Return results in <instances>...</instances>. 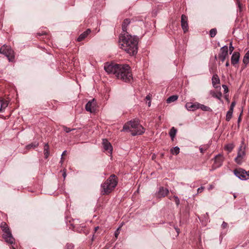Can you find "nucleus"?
<instances>
[{"label": "nucleus", "mask_w": 249, "mask_h": 249, "mask_svg": "<svg viewBox=\"0 0 249 249\" xmlns=\"http://www.w3.org/2000/svg\"><path fill=\"white\" fill-rule=\"evenodd\" d=\"M104 70L107 73L114 74L118 79L125 82H130L133 79L130 68L128 65L106 63Z\"/></svg>", "instance_id": "1"}, {"label": "nucleus", "mask_w": 249, "mask_h": 249, "mask_svg": "<svg viewBox=\"0 0 249 249\" xmlns=\"http://www.w3.org/2000/svg\"><path fill=\"white\" fill-rule=\"evenodd\" d=\"M138 38L136 36L125 34L120 37V45L121 48L130 55H134L137 53Z\"/></svg>", "instance_id": "2"}, {"label": "nucleus", "mask_w": 249, "mask_h": 249, "mask_svg": "<svg viewBox=\"0 0 249 249\" xmlns=\"http://www.w3.org/2000/svg\"><path fill=\"white\" fill-rule=\"evenodd\" d=\"M118 179L116 176L113 174L101 184V193L104 195L110 193L118 184Z\"/></svg>", "instance_id": "3"}, {"label": "nucleus", "mask_w": 249, "mask_h": 249, "mask_svg": "<svg viewBox=\"0 0 249 249\" xmlns=\"http://www.w3.org/2000/svg\"><path fill=\"white\" fill-rule=\"evenodd\" d=\"M124 131H129L133 136L141 135L144 132V129L139 123L138 120L130 121L125 124L124 127Z\"/></svg>", "instance_id": "4"}, {"label": "nucleus", "mask_w": 249, "mask_h": 249, "mask_svg": "<svg viewBox=\"0 0 249 249\" xmlns=\"http://www.w3.org/2000/svg\"><path fill=\"white\" fill-rule=\"evenodd\" d=\"M0 228L3 232L2 237L5 241L9 244H13L15 239L12 235L8 225L5 222H2L0 224Z\"/></svg>", "instance_id": "5"}, {"label": "nucleus", "mask_w": 249, "mask_h": 249, "mask_svg": "<svg viewBox=\"0 0 249 249\" xmlns=\"http://www.w3.org/2000/svg\"><path fill=\"white\" fill-rule=\"evenodd\" d=\"M0 53L5 55L10 62H13L15 58L14 51L10 47L3 45L0 49Z\"/></svg>", "instance_id": "6"}, {"label": "nucleus", "mask_w": 249, "mask_h": 249, "mask_svg": "<svg viewBox=\"0 0 249 249\" xmlns=\"http://www.w3.org/2000/svg\"><path fill=\"white\" fill-rule=\"evenodd\" d=\"M234 175L241 180H245L249 178V170L246 171L242 168L236 169L233 171Z\"/></svg>", "instance_id": "7"}, {"label": "nucleus", "mask_w": 249, "mask_h": 249, "mask_svg": "<svg viewBox=\"0 0 249 249\" xmlns=\"http://www.w3.org/2000/svg\"><path fill=\"white\" fill-rule=\"evenodd\" d=\"M244 142L242 141V145L239 147L237 156L235 158V162L238 164H240L242 162V160L243 159L244 157L245 156V147L243 145Z\"/></svg>", "instance_id": "8"}, {"label": "nucleus", "mask_w": 249, "mask_h": 249, "mask_svg": "<svg viewBox=\"0 0 249 249\" xmlns=\"http://www.w3.org/2000/svg\"><path fill=\"white\" fill-rule=\"evenodd\" d=\"M224 161V157L221 154L216 155L214 158V163L212 165V169L211 171L214 170L215 169L220 167Z\"/></svg>", "instance_id": "9"}, {"label": "nucleus", "mask_w": 249, "mask_h": 249, "mask_svg": "<svg viewBox=\"0 0 249 249\" xmlns=\"http://www.w3.org/2000/svg\"><path fill=\"white\" fill-rule=\"evenodd\" d=\"M228 55V46L225 45L220 49V53L219 54V58L222 62H224Z\"/></svg>", "instance_id": "10"}, {"label": "nucleus", "mask_w": 249, "mask_h": 249, "mask_svg": "<svg viewBox=\"0 0 249 249\" xmlns=\"http://www.w3.org/2000/svg\"><path fill=\"white\" fill-rule=\"evenodd\" d=\"M102 143L103 145L104 151L109 154L110 155H111L112 151V146L110 143L107 139H103Z\"/></svg>", "instance_id": "11"}, {"label": "nucleus", "mask_w": 249, "mask_h": 249, "mask_svg": "<svg viewBox=\"0 0 249 249\" xmlns=\"http://www.w3.org/2000/svg\"><path fill=\"white\" fill-rule=\"evenodd\" d=\"M86 109L87 111L93 112L96 110V102L94 99L89 101L85 106Z\"/></svg>", "instance_id": "12"}, {"label": "nucleus", "mask_w": 249, "mask_h": 249, "mask_svg": "<svg viewBox=\"0 0 249 249\" xmlns=\"http://www.w3.org/2000/svg\"><path fill=\"white\" fill-rule=\"evenodd\" d=\"M188 18L185 15H182L181 17V25L184 33L188 30Z\"/></svg>", "instance_id": "13"}, {"label": "nucleus", "mask_w": 249, "mask_h": 249, "mask_svg": "<svg viewBox=\"0 0 249 249\" xmlns=\"http://www.w3.org/2000/svg\"><path fill=\"white\" fill-rule=\"evenodd\" d=\"M169 193L168 189L163 187H160L158 192L156 193V196L159 198L164 197Z\"/></svg>", "instance_id": "14"}, {"label": "nucleus", "mask_w": 249, "mask_h": 249, "mask_svg": "<svg viewBox=\"0 0 249 249\" xmlns=\"http://www.w3.org/2000/svg\"><path fill=\"white\" fill-rule=\"evenodd\" d=\"M199 103H195L194 104L192 103H187L185 107L187 110L194 111L199 108Z\"/></svg>", "instance_id": "15"}, {"label": "nucleus", "mask_w": 249, "mask_h": 249, "mask_svg": "<svg viewBox=\"0 0 249 249\" xmlns=\"http://www.w3.org/2000/svg\"><path fill=\"white\" fill-rule=\"evenodd\" d=\"M240 58V53L238 52H234L231 57V63L233 65L237 64Z\"/></svg>", "instance_id": "16"}, {"label": "nucleus", "mask_w": 249, "mask_h": 249, "mask_svg": "<svg viewBox=\"0 0 249 249\" xmlns=\"http://www.w3.org/2000/svg\"><path fill=\"white\" fill-rule=\"evenodd\" d=\"M91 33L90 29H88L86 31L82 33L77 39V41L80 42L86 38Z\"/></svg>", "instance_id": "17"}, {"label": "nucleus", "mask_w": 249, "mask_h": 249, "mask_svg": "<svg viewBox=\"0 0 249 249\" xmlns=\"http://www.w3.org/2000/svg\"><path fill=\"white\" fill-rule=\"evenodd\" d=\"M130 23V19L129 18L125 19L122 24V30L124 34H127V27Z\"/></svg>", "instance_id": "18"}, {"label": "nucleus", "mask_w": 249, "mask_h": 249, "mask_svg": "<svg viewBox=\"0 0 249 249\" xmlns=\"http://www.w3.org/2000/svg\"><path fill=\"white\" fill-rule=\"evenodd\" d=\"M212 81L213 87L215 88H217V86H216V85L220 83V79L216 74L213 75L212 78Z\"/></svg>", "instance_id": "19"}, {"label": "nucleus", "mask_w": 249, "mask_h": 249, "mask_svg": "<svg viewBox=\"0 0 249 249\" xmlns=\"http://www.w3.org/2000/svg\"><path fill=\"white\" fill-rule=\"evenodd\" d=\"M210 94L213 97L218 99L220 101H222L221 100V97L222 95L221 92H219L216 93L215 91L211 90V91H210Z\"/></svg>", "instance_id": "20"}, {"label": "nucleus", "mask_w": 249, "mask_h": 249, "mask_svg": "<svg viewBox=\"0 0 249 249\" xmlns=\"http://www.w3.org/2000/svg\"><path fill=\"white\" fill-rule=\"evenodd\" d=\"M177 132V130L174 127H172L171 128V129H170V132H169V135H170L171 139L172 140V141L174 140V139L176 136Z\"/></svg>", "instance_id": "21"}, {"label": "nucleus", "mask_w": 249, "mask_h": 249, "mask_svg": "<svg viewBox=\"0 0 249 249\" xmlns=\"http://www.w3.org/2000/svg\"><path fill=\"white\" fill-rule=\"evenodd\" d=\"M44 154L45 158L47 159L49 155V146L48 143H45L44 146Z\"/></svg>", "instance_id": "22"}, {"label": "nucleus", "mask_w": 249, "mask_h": 249, "mask_svg": "<svg viewBox=\"0 0 249 249\" xmlns=\"http://www.w3.org/2000/svg\"><path fill=\"white\" fill-rule=\"evenodd\" d=\"M243 62L246 65L249 63V50L245 54L243 58Z\"/></svg>", "instance_id": "23"}, {"label": "nucleus", "mask_w": 249, "mask_h": 249, "mask_svg": "<svg viewBox=\"0 0 249 249\" xmlns=\"http://www.w3.org/2000/svg\"><path fill=\"white\" fill-rule=\"evenodd\" d=\"M178 98V96L177 95H172L167 98L166 102L167 103H170L171 102L176 101Z\"/></svg>", "instance_id": "24"}, {"label": "nucleus", "mask_w": 249, "mask_h": 249, "mask_svg": "<svg viewBox=\"0 0 249 249\" xmlns=\"http://www.w3.org/2000/svg\"><path fill=\"white\" fill-rule=\"evenodd\" d=\"M199 108H200L203 111H212V109L210 107L205 106L204 105L200 104H199Z\"/></svg>", "instance_id": "25"}, {"label": "nucleus", "mask_w": 249, "mask_h": 249, "mask_svg": "<svg viewBox=\"0 0 249 249\" xmlns=\"http://www.w3.org/2000/svg\"><path fill=\"white\" fill-rule=\"evenodd\" d=\"M180 149L178 147L176 146L170 150L171 153L173 155H178L179 153Z\"/></svg>", "instance_id": "26"}, {"label": "nucleus", "mask_w": 249, "mask_h": 249, "mask_svg": "<svg viewBox=\"0 0 249 249\" xmlns=\"http://www.w3.org/2000/svg\"><path fill=\"white\" fill-rule=\"evenodd\" d=\"M233 111L229 110L226 114V120L227 121L229 122L231 119L232 116Z\"/></svg>", "instance_id": "27"}, {"label": "nucleus", "mask_w": 249, "mask_h": 249, "mask_svg": "<svg viewBox=\"0 0 249 249\" xmlns=\"http://www.w3.org/2000/svg\"><path fill=\"white\" fill-rule=\"evenodd\" d=\"M0 112H1L3 109L5 108L8 106V103L7 101H0Z\"/></svg>", "instance_id": "28"}, {"label": "nucleus", "mask_w": 249, "mask_h": 249, "mask_svg": "<svg viewBox=\"0 0 249 249\" xmlns=\"http://www.w3.org/2000/svg\"><path fill=\"white\" fill-rule=\"evenodd\" d=\"M209 147L208 144H205L202 146H200L199 148L200 152L203 154L205 151H206Z\"/></svg>", "instance_id": "29"}, {"label": "nucleus", "mask_w": 249, "mask_h": 249, "mask_svg": "<svg viewBox=\"0 0 249 249\" xmlns=\"http://www.w3.org/2000/svg\"><path fill=\"white\" fill-rule=\"evenodd\" d=\"M38 145V143L36 142H33L30 144H28L26 146V148L28 149H29L30 148H35L36 147H37Z\"/></svg>", "instance_id": "30"}, {"label": "nucleus", "mask_w": 249, "mask_h": 249, "mask_svg": "<svg viewBox=\"0 0 249 249\" xmlns=\"http://www.w3.org/2000/svg\"><path fill=\"white\" fill-rule=\"evenodd\" d=\"M172 198H174V201L176 203V204L177 205V206H178L180 204V200H179V198L177 196H174L173 197H169V199L171 200H172Z\"/></svg>", "instance_id": "31"}, {"label": "nucleus", "mask_w": 249, "mask_h": 249, "mask_svg": "<svg viewBox=\"0 0 249 249\" xmlns=\"http://www.w3.org/2000/svg\"><path fill=\"white\" fill-rule=\"evenodd\" d=\"M217 33V30L215 28L212 29L210 31V36L211 37H214Z\"/></svg>", "instance_id": "32"}, {"label": "nucleus", "mask_w": 249, "mask_h": 249, "mask_svg": "<svg viewBox=\"0 0 249 249\" xmlns=\"http://www.w3.org/2000/svg\"><path fill=\"white\" fill-rule=\"evenodd\" d=\"M236 0V4L237 5V6H238V10L241 12L242 11V8H243V6H242V4L241 3L240 1L239 0Z\"/></svg>", "instance_id": "33"}, {"label": "nucleus", "mask_w": 249, "mask_h": 249, "mask_svg": "<svg viewBox=\"0 0 249 249\" xmlns=\"http://www.w3.org/2000/svg\"><path fill=\"white\" fill-rule=\"evenodd\" d=\"M226 148L229 151L231 152L233 148V145L232 144H230L226 146Z\"/></svg>", "instance_id": "34"}, {"label": "nucleus", "mask_w": 249, "mask_h": 249, "mask_svg": "<svg viewBox=\"0 0 249 249\" xmlns=\"http://www.w3.org/2000/svg\"><path fill=\"white\" fill-rule=\"evenodd\" d=\"M235 104H236V102L235 101L232 102L231 103V105L230 106V108L229 109L231 110H231L233 111V108H234V107H235Z\"/></svg>", "instance_id": "35"}, {"label": "nucleus", "mask_w": 249, "mask_h": 249, "mask_svg": "<svg viewBox=\"0 0 249 249\" xmlns=\"http://www.w3.org/2000/svg\"><path fill=\"white\" fill-rule=\"evenodd\" d=\"M73 246L71 244H67L65 249H73Z\"/></svg>", "instance_id": "36"}, {"label": "nucleus", "mask_w": 249, "mask_h": 249, "mask_svg": "<svg viewBox=\"0 0 249 249\" xmlns=\"http://www.w3.org/2000/svg\"><path fill=\"white\" fill-rule=\"evenodd\" d=\"M63 130L66 132L69 133L72 131L73 129H71L70 128H69L67 126H64L63 127Z\"/></svg>", "instance_id": "37"}, {"label": "nucleus", "mask_w": 249, "mask_h": 249, "mask_svg": "<svg viewBox=\"0 0 249 249\" xmlns=\"http://www.w3.org/2000/svg\"><path fill=\"white\" fill-rule=\"evenodd\" d=\"M120 228H121V227H119V228L117 229V230L115 231V232L114 235H115V237H116V238L118 237V235L119 234V233H120V232H119V230H120Z\"/></svg>", "instance_id": "38"}, {"label": "nucleus", "mask_w": 249, "mask_h": 249, "mask_svg": "<svg viewBox=\"0 0 249 249\" xmlns=\"http://www.w3.org/2000/svg\"><path fill=\"white\" fill-rule=\"evenodd\" d=\"M233 50H234V47L232 46V42H231L230 43V46H229V50L230 52V53H231L232 52Z\"/></svg>", "instance_id": "39"}, {"label": "nucleus", "mask_w": 249, "mask_h": 249, "mask_svg": "<svg viewBox=\"0 0 249 249\" xmlns=\"http://www.w3.org/2000/svg\"><path fill=\"white\" fill-rule=\"evenodd\" d=\"M222 87L224 89V91L225 92H227L228 91V87L225 85H223Z\"/></svg>", "instance_id": "40"}, {"label": "nucleus", "mask_w": 249, "mask_h": 249, "mask_svg": "<svg viewBox=\"0 0 249 249\" xmlns=\"http://www.w3.org/2000/svg\"><path fill=\"white\" fill-rule=\"evenodd\" d=\"M227 226H228V224L226 222L223 221L221 227L222 228L225 229V228H227Z\"/></svg>", "instance_id": "41"}, {"label": "nucleus", "mask_w": 249, "mask_h": 249, "mask_svg": "<svg viewBox=\"0 0 249 249\" xmlns=\"http://www.w3.org/2000/svg\"><path fill=\"white\" fill-rule=\"evenodd\" d=\"M204 189V187H201L200 188H198L197 189V193H201Z\"/></svg>", "instance_id": "42"}, {"label": "nucleus", "mask_w": 249, "mask_h": 249, "mask_svg": "<svg viewBox=\"0 0 249 249\" xmlns=\"http://www.w3.org/2000/svg\"><path fill=\"white\" fill-rule=\"evenodd\" d=\"M66 152H67V151L66 150L64 151L62 153V155H61V156L63 157V156L65 155L66 154ZM60 162L61 163H62V162H63L62 157H61V160Z\"/></svg>", "instance_id": "43"}, {"label": "nucleus", "mask_w": 249, "mask_h": 249, "mask_svg": "<svg viewBox=\"0 0 249 249\" xmlns=\"http://www.w3.org/2000/svg\"><path fill=\"white\" fill-rule=\"evenodd\" d=\"M62 176H63L64 178H66V171L65 170H63Z\"/></svg>", "instance_id": "44"}, {"label": "nucleus", "mask_w": 249, "mask_h": 249, "mask_svg": "<svg viewBox=\"0 0 249 249\" xmlns=\"http://www.w3.org/2000/svg\"><path fill=\"white\" fill-rule=\"evenodd\" d=\"M175 230L177 232L178 234L179 233V230L178 228H175Z\"/></svg>", "instance_id": "45"}, {"label": "nucleus", "mask_w": 249, "mask_h": 249, "mask_svg": "<svg viewBox=\"0 0 249 249\" xmlns=\"http://www.w3.org/2000/svg\"><path fill=\"white\" fill-rule=\"evenodd\" d=\"M213 186L212 185H210L209 187V190H211V189H212L213 188Z\"/></svg>", "instance_id": "46"}, {"label": "nucleus", "mask_w": 249, "mask_h": 249, "mask_svg": "<svg viewBox=\"0 0 249 249\" xmlns=\"http://www.w3.org/2000/svg\"><path fill=\"white\" fill-rule=\"evenodd\" d=\"M146 99L147 100H150V97L149 96V95H147L146 97Z\"/></svg>", "instance_id": "47"}, {"label": "nucleus", "mask_w": 249, "mask_h": 249, "mask_svg": "<svg viewBox=\"0 0 249 249\" xmlns=\"http://www.w3.org/2000/svg\"><path fill=\"white\" fill-rule=\"evenodd\" d=\"M229 62L228 61H227L226 63V67H228L229 66Z\"/></svg>", "instance_id": "48"}, {"label": "nucleus", "mask_w": 249, "mask_h": 249, "mask_svg": "<svg viewBox=\"0 0 249 249\" xmlns=\"http://www.w3.org/2000/svg\"><path fill=\"white\" fill-rule=\"evenodd\" d=\"M98 228H99V227H95V228H94V230H95V231H96L98 230Z\"/></svg>", "instance_id": "49"}, {"label": "nucleus", "mask_w": 249, "mask_h": 249, "mask_svg": "<svg viewBox=\"0 0 249 249\" xmlns=\"http://www.w3.org/2000/svg\"><path fill=\"white\" fill-rule=\"evenodd\" d=\"M210 71L213 73V68H212L211 70H210Z\"/></svg>", "instance_id": "50"}, {"label": "nucleus", "mask_w": 249, "mask_h": 249, "mask_svg": "<svg viewBox=\"0 0 249 249\" xmlns=\"http://www.w3.org/2000/svg\"><path fill=\"white\" fill-rule=\"evenodd\" d=\"M233 197L234 198H235L237 197V196L235 194H233Z\"/></svg>", "instance_id": "51"}, {"label": "nucleus", "mask_w": 249, "mask_h": 249, "mask_svg": "<svg viewBox=\"0 0 249 249\" xmlns=\"http://www.w3.org/2000/svg\"><path fill=\"white\" fill-rule=\"evenodd\" d=\"M150 105H151V102H150V101H149V102H148V106H149V107H150Z\"/></svg>", "instance_id": "52"}, {"label": "nucleus", "mask_w": 249, "mask_h": 249, "mask_svg": "<svg viewBox=\"0 0 249 249\" xmlns=\"http://www.w3.org/2000/svg\"><path fill=\"white\" fill-rule=\"evenodd\" d=\"M44 34H40V33H38V36H42V35H43Z\"/></svg>", "instance_id": "53"}, {"label": "nucleus", "mask_w": 249, "mask_h": 249, "mask_svg": "<svg viewBox=\"0 0 249 249\" xmlns=\"http://www.w3.org/2000/svg\"><path fill=\"white\" fill-rule=\"evenodd\" d=\"M240 120H241V118H240V117H239L238 118V122H239L240 121Z\"/></svg>", "instance_id": "54"}, {"label": "nucleus", "mask_w": 249, "mask_h": 249, "mask_svg": "<svg viewBox=\"0 0 249 249\" xmlns=\"http://www.w3.org/2000/svg\"><path fill=\"white\" fill-rule=\"evenodd\" d=\"M11 249H16L14 247H12Z\"/></svg>", "instance_id": "55"}]
</instances>
